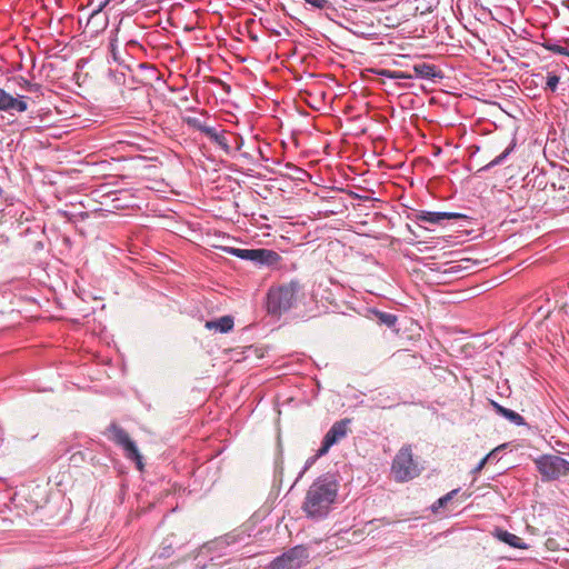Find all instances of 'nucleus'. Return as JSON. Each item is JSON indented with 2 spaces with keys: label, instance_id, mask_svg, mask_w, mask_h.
Wrapping results in <instances>:
<instances>
[{
  "label": "nucleus",
  "instance_id": "nucleus-1",
  "mask_svg": "<svg viewBox=\"0 0 569 569\" xmlns=\"http://www.w3.org/2000/svg\"><path fill=\"white\" fill-rule=\"evenodd\" d=\"M339 483L332 475L317 478L307 490L302 510L308 518L322 519L331 510L338 497Z\"/></svg>",
  "mask_w": 569,
  "mask_h": 569
},
{
  "label": "nucleus",
  "instance_id": "nucleus-2",
  "mask_svg": "<svg viewBox=\"0 0 569 569\" xmlns=\"http://www.w3.org/2000/svg\"><path fill=\"white\" fill-rule=\"evenodd\" d=\"M242 540L243 537L240 535L230 532L203 543L194 557L196 566L201 569L206 568L208 562L212 566H221L224 563L221 559L236 551Z\"/></svg>",
  "mask_w": 569,
  "mask_h": 569
},
{
  "label": "nucleus",
  "instance_id": "nucleus-3",
  "mask_svg": "<svg viewBox=\"0 0 569 569\" xmlns=\"http://www.w3.org/2000/svg\"><path fill=\"white\" fill-rule=\"evenodd\" d=\"M300 284L298 281H290L277 287H271L267 295V310L271 315L279 316L291 309L298 299Z\"/></svg>",
  "mask_w": 569,
  "mask_h": 569
},
{
  "label": "nucleus",
  "instance_id": "nucleus-4",
  "mask_svg": "<svg viewBox=\"0 0 569 569\" xmlns=\"http://www.w3.org/2000/svg\"><path fill=\"white\" fill-rule=\"evenodd\" d=\"M391 473L399 482L409 481L420 473L418 463L413 460L411 446H403L395 456Z\"/></svg>",
  "mask_w": 569,
  "mask_h": 569
},
{
  "label": "nucleus",
  "instance_id": "nucleus-5",
  "mask_svg": "<svg viewBox=\"0 0 569 569\" xmlns=\"http://www.w3.org/2000/svg\"><path fill=\"white\" fill-rule=\"evenodd\" d=\"M542 481H555L569 475V461L556 455H542L535 459Z\"/></svg>",
  "mask_w": 569,
  "mask_h": 569
},
{
  "label": "nucleus",
  "instance_id": "nucleus-6",
  "mask_svg": "<svg viewBox=\"0 0 569 569\" xmlns=\"http://www.w3.org/2000/svg\"><path fill=\"white\" fill-rule=\"evenodd\" d=\"M108 432L109 439L122 448L124 457L128 460L134 461L138 470H143L142 456L140 455L136 442L131 440L128 432L116 422L110 423L108 427Z\"/></svg>",
  "mask_w": 569,
  "mask_h": 569
},
{
  "label": "nucleus",
  "instance_id": "nucleus-7",
  "mask_svg": "<svg viewBox=\"0 0 569 569\" xmlns=\"http://www.w3.org/2000/svg\"><path fill=\"white\" fill-rule=\"evenodd\" d=\"M310 553L302 545L295 546L274 558L263 569H302L309 563Z\"/></svg>",
  "mask_w": 569,
  "mask_h": 569
},
{
  "label": "nucleus",
  "instance_id": "nucleus-8",
  "mask_svg": "<svg viewBox=\"0 0 569 569\" xmlns=\"http://www.w3.org/2000/svg\"><path fill=\"white\" fill-rule=\"evenodd\" d=\"M350 423L351 419L349 418L336 421L325 435L321 447L317 451V456L322 457L327 455L333 445L346 438L349 432Z\"/></svg>",
  "mask_w": 569,
  "mask_h": 569
},
{
  "label": "nucleus",
  "instance_id": "nucleus-9",
  "mask_svg": "<svg viewBox=\"0 0 569 569\" xmlns=\"http://www.w3.org/2000/svg\"><path fill=\"white\" fill-rule=\"evenodd\" d=\"M204 136L218 144L226 152H230L233 149L240 150L241 146L243 144V139L241 137L226 131H218L214 127L206 129Z\"/></svg>",
  "mask_w": 569,
  "mask_h": 569
},
{
  "label": "nucleus",
  "instance_id": "nucleus-10",
  "mask_svg": "<svg viewBox=\"0 0 569 569\" xmlns=\"http://www.w3.org/2000/svg\"><path fill=\"white\" fill-rule=\"evenodd\" d=\"M266 174L251 168V194L256 193L262 199H268L273 191L278 190L272 179H262Z\"/></svg>",
  "mask_w": 569,
  "mask_h": 569
},
{
  "label": "nucleus",
  "instance_id": "nucleus-11",
  "mask_svg": "<svg viewBox=\"0 0 569 569\" xmlns=\"http://www.w3.org/2000/svg\"><path fill=\"white\" fill-rule=\"evenodd\" d=\"M415 222H427L431 224H440L443 220H459L467 218L462 213L458 212H431V211H417L409 216Z\"/></svg>",
  "mask_w": 569,
  "mask_h": 569
},
{
  "label": "nucleus",
  "instance_id": "nucleus-12",
  "mask_svg": "<svg viewBox=\"0 0 569 569\" xmlns=\"http://www.w3.org/2000/svg\"><path fill=\"white\" fill-rule=\"evenodd\" d=\"M282 257L271 249H251V263L258 267L276 269L280 266Z\"/></svg>",
  "mask_w": 569,
  "mask_h": 569
},
{
  "label": "nucleus",
  "instance_id": "nucleus-13",
  "mask_svg": "<svg viewBox=\"0 0 569 569\" xmlns=\"http://www.w3.org/2000/svg\"><path fill=\"white\" fill-rule=\"evenodd\" d=\"M27 109L28 104L24 100V97L14 98L4 89L0 88V111L24 112Z\"/></svg>",
  "mask_w": 569,
  "mask_h": 569
},
{
  "label": "nucleus",
  "instance_id": "nucleus-14",
  "mask_svg": "<svg viewBox=\"0 0 569 569\" xmlns=\"http://www.w3.org/2000/svg\"><path fill=\"white\" fill-rule=\"evenodd\" d=\"M271 147L262 141L259 136L251 137V162L268 161L271 158Z\"/></svg>",
  "mask_w": 569,
  "mask_h": 569
},
{
  "label": "nucleus",
  "instance_id": "nucleus-15",
  "mask_svg": "<svg viewBox=\"0 0 569 569\" xmlns=\"http://www.w3.org/2000/svg\"><path fill=\"white\" fill-rule=\"evenodd\" d=\"M493 535L498 540L509 545L512 548L527 549L528 547L527 543L520 537L507 530L496 529Z\"/></svg>",
  "mask_w": 569,
  "mask_h": 569
},
{
  "label": "nucleus",
  "instance_id": "nucleus-16",
  "mask_svg": "<svg viewBox=\"0 0 569 569\" xmlns=\"http://www.w3.org/2000/svg\"><path fill=\"white\" fill-rule=\"evenodd\" d=\"M233 318L231 316H223L219 319L209 320L204 327L209 330H214L221 333H227L233 328Z\"/></svg>",
  "mask_w": 569,
  "mask_h": 569
},
{
  "label": "nucleus",
  "instance_id": "nucleus-17",
  "mask_svg": "<svg viewBox=\"0 0 569 569\" xmlns=\"http://www.w3.org/2000/svg\"><path fill=\"white\" fill-rule=\"evenodd\" d=\"M491 405H492V407L495 408V410H496V412L498 415L505 417L510 422L515 423L516 426L525 425L523 417L521 415H519L518 412H516V411H513L511 409L505 408V407L500 406L496 401H491Z\"/></svg>",
  "mask_w": 569,
  "mask_h": 569
},
{
  "label": "nucleus",
  "instance_id": "nucleus-18",
  "mask_svg": "<svg viewBox=\"0 0 569 569\" xmlns=\"http://www.w3.org/2000/svg\"><path fill=\"white\" fill-rule=\"evenodd\" d=\"M543 48L552 53L569 57V38L565 39L562 43L547 40L543 43Z\"/></svg>",
  "mask_w": 569,
  "mask_h": 569
},
{
  "label": "nucleus",
  "instance_id": "nucleus-19",
  "mask_svg": "<svg viewBox=\"0 0 569 569\" xmlns=\"http://www.w3.org/2000/svg\"><path fill=\"white\" fill-rule=\"evenodd\" d=\"M413 70L417 77L422 79H433L438 76L436 66L426 62L415 64Z\"/></svg>",
  "mask_w": 569,
  "mask_h": 569
},
{
  "label": "nucleus",
  "instance_id": "nucleus-20",
  "mask_svg": "<svg viewBox=\"0 0 569 569\" xmlns=\"http://www.w3.org/2000/svg\"><path fill=\"white\" fill-rule=\"evenodd\" d=\"M372 408L378 409H390L396 406L397 401L396 399L386 396L383 393H378L377 396L372 397Z\"/></svg>",
  "mask_w": 569,
  "mask_h": 569
},
{
  "label": "nucleus",
  "instance_id": "nucleus-21",
  "mask_svg": "<svg viewBox=\"0 0 569 569\" xmlns=\"http://www.w3.org/2000/svg\"><path fill=\"white\" fill-rule=\"evenodd\" d=\"M372 312H373L376 320L379 325H385L388 328H392L396 326L397 320H398L396 315L385 312V311H379V310H373Z\"/></svg>",
  "mask_w": 569,
  "mask_h": 569
},
{
  "label": "nucleus",
  "instance_id": "nucleus-22",
  "mask_svg": "<svg viewBox=\"0 0 569 569\" xmlns=\"http://www.w3.org/2000/svg\"><path fill=\"white\" fill-rule=\"evenodd\" d=\"M515 146L516 143L515 142H511L509 144V147H507L505 149V151H502L499 156H497L493 160H491L489 163H487L486 166H483L482 168L479 169V171H487L489 169H491L492 167L495 166H498L500 163H502L507 157L515 149Z\"/></svg>",
  "mask_w": 569,
  "mask_h": 569
},
{
  "label": "nucleus",
  "instance_id": "nucleus-23",
  "mask_svg": "<svg viewBox=\"0 0 569 569\" xmlns=\"http://www.w3.org/2000/svg\"><path fill=\"white\" fill-rule=\"evenodd\" d=\"M458 489L451 490L443 497L439 498L433 505H432V511H437L440 508L445 507L457 493Z\"/></svg>",
  "mask_w": 569,
  "mask_h": 569
},
{
  "label": "nucleus",
  "instance_id": "nucleus-24",
  "mask_svg": "<svg viewBox=\"0 0 569 569\" xmlns=\"http://www.w3.org/2000/svg\"><path fill=\"white\" fill-rule=\"evenodd\" d=\"M559 81H560V78H559L558 74H556L553 72H549L547 74L545 90H549L551 92H555L557 90V88H558Z\"/></svg>",
  "mask_w": 569,
  "mask_h": 569
},
{
  "label": "nucleus",
  "instance_id": "nucleus-25",
  "mask_svg": "<svg viewBox=\"0 0 569 569\" xmlns=\"http://www.w3.org/2000/svg\"><path fill=\"white\" fill-rule=\"evenodd\" d=\"M186 122L189 127L199 130L203 134H206V129L210 128V126L202 123V121L199 118L189 117L186 119Z\"/></svg>",
  "mask_w": 569,
  "mask_h": 569
},
{
  "label": "nucleus",
  "instance_id": "nucleus-26",
  "mask_svg": "<svg viewBox=\"0 0 569 569\" xmlns=\"http://www.w3.org/2000/svg\"><path fill=\"white\" fill-rule=\"evenodd\" d=\"M379 74L390 79H410L411 76L402 72V71H391L387 69H382L379 71Z\"/></svg>",
  "mask_w": 569,
  "mask_h": 569
},
{
  "label": "nucleus",
  "instance_id": "nucleus-27",
  "mask_svg": "<svg viewBox=\"0 0 569 569\" xmlns=\"http://www.w3.org/2000/svg\"><path fill=\"white\" fill-rule=\"evenodd\" d=\"M305 1L307 3H309L310 6H312L317 9H320V10L331 8V3L328 0H305Z\"/></svg>",
  "mask_w": 569,
  "mask_h": 569
},
{
  "label": "nucleus",
  "instance_id": "nucleus-28",
  "mask_svg": "<svg viewBox=\"0 0 569 569\" xmlns=\"http://www.w3.org/2000/svg\"><path fill=\"white\" fill-rule=\"evenodd\" d=\"M21 88L30 91V92H37L40 89V86L38 83H32L28 80H23V84H21Z\"/></svg>",
  "mask_w": 569,
  "mask_h": 569
},
{
  "label": "nucleus",
  "instance_id": "nucleus-29",
  "mask_svg": "<svg viewBox=\"0 0 569 569\" xmlns=\"http://www.w3.org/2000/svg\"><path fill=\"white\" fill-rule=\"evenodd\" d=\"M230 252L239 258L249 259V249H230Z\"/></svg>",
  "mask_w": 569,
  "mask_h": 569
},
{
  "label": "nucleus",
  "instance_id": "nucleus-30",
  "mask_svg": "<svg viewBox=\"0 0 569 569\" xmlns=\"http://www.w3.org/2000/svg\"><path fill=\"white\" fill-rule=\"evenodd\" d=\"M319 457L316 455L315 457H311L309 458L307 461H306V465H305V468H303V471L308 470L313 463L315 461L318 459Z\"/></svg>",
  "mask_w": 569,
  "mask_h": 569
},
{
  "label": "nucleus",
  "instance_id": "nucleus-31",
  "mask_svg": "<svg viewBox=\"0 0 569 569\" xmlns=\"http://www.w3.org/2000/svg\"><path fill=\"white\" fill-rule=\"evenodd\" d=\"M488 457H485L476 467L475 472H479L486 465Z\"/></svg>",
  "mask_w": 569,
  "mask_h": 569
},
{
  "label": "nucleus",
  "instance_id": "nucleus-32",
  "mask_svg": "<svg viewBox=\"0 0 569 569\" xmlns=\"http://www.w3.org/2000/svg\"><path fill=\"white\" fill-rule=\"evenodd\" d=\"M169 549H170V547H168V548H167V547H163V548H162V551L160 552V555H159V556H160V557H169V556H170V553H171Z\"/></svg>",
  "mask_w": 569,
  "mask_h": 569
},
{
  "label": "nucleus",
  "instance_id": "nucleus-33",
  "mask_svg": "<svg viewBox=\"0 0 569 569\" xmlns=\"http://www.w3.org/2000/svg\"><path fill=\"white\" fill-rule=\"evenodd\" d=\"M111 53L114 60H117V52L113 43H110Z\"/></svg>",
  "mask_w": 569,
  "mask_h": 569
},
{
  "label": "nucleus",
  "instance_id": "nucleus-34",
  "mask_svg": "<svg viewBox=\"0 0 569 569\" xmlns=\"http://www.w3.org/2000/svg\"><path fill=\"white\" fill-rule=\"evenodd\" d=\"M103 6H104V3H101L99 6V8L92 12L91 18H93L96 14H98L101 11V9L103 8Z\"/></svg>",
  "mask_w": 569,
  "mask_h": 569
},
{
  "label": "nucleus",
  "instance_id": "nucleus-35",
  "mask_svg": "<svg viewBox=\"0 0 569 569\" xmlns=\"http://www.w3.org/2000/svg\"><path fill=\"white\" fill-rule=\"evenodd\" d=\"M244 28L249 29V19L243 22Z\"/></svg>",
  "mask_w": 569,
  "mask_h": 569
},
{
  "label": "nucleus",
  "instance_id": "nucleus-36",
  "mask_svg": "<svg viewBox=\"0 0 569 569\" xmlns=\"http://www.w3.org/2000/svg\"><path fill=\"white\" fill-rule=\"evenodd\" d=\"M254 220H256V219H254V217H253V213H251V222H250V226H253V224H254V222H253Z\"/></svg>",
  "mask_w": 569,
  "mask_h": 569
},
{
  "label": "nucleus",
  "instance_id": "nucleus-37",
  "mask_svg": "<svg viewBox=\"0 0 569 569\" xmlns=\"http://www.w3.org/2000/svg\"><path fill=\"white\" fill-rule=\"evenodd\" d=\"M243 567H244L243 569H247V567H246V565H244V563H243Z\"/></svg>",
  "mask_w": 569,
  "mask_h": 569
},
{
  "label": "nucleus",
  "instance_id": "nucleus-38",
  "mask_svg": "<svg viewBox=\"0 0 569 569\" xmlns=\"http://www.w3.org/2000/svg\"><path fill=\"white\" fill-rule=\"evenodd\" d=\"M568 455H569V452H568Z\"/></svg>",
  "mask_w": 569,
  "mask_h": 569
}]
</instances>
